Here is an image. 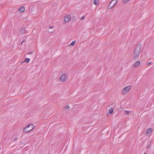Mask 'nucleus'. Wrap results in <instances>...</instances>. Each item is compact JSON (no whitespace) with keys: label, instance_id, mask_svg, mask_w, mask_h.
<instances>
[{"label":"nucleus","instance_id":"1","mask_svg":"<svg viewBox=\"0 0 154 154\" xmlns=\"http://www.w3.org/2000/svg\"><path fill=\"white\" fill-rule=\"evenodd\" d=\"M141 45L140 44L137 45L134 49L133 54V58L137 59L139 56V54L141 52Z\"/></svg>","mask_w":154,"mask_h":154},{"label":"nucleus","instance_id":"2","mask_svg":"<svg viewBox=\"0 0 154 154\" xmlns=\"http://www.w3.org/2000/svg\"><path fill=\"white\" fill-rule=\"evenodd\" d=\"M34 128V126L32 124H30L26 126L23 129V131L26 133L31 131Z\"/></svg>","mask_w":154,"mask_h":154},{"label":"nucleus","instance_id":"3","mask_svg":"<svg viewBox=\"0 0 154 154\" xmlns=\"http://www.w3.org/2000/svg\"><path fill=\"white\" fill-rule=\"evenodd\" d=\"M117 0H112L109 4L108 8H110V9H111L117 4Z\"/></svg>","mask_w":154,"mask_h":154},{"label":"nucleus","instance_id":"4","mask_svg":"<svg viewBox=\"0 0 154 154\" xmlns=\"http://www.w3.org/2000/svg\"><path fill=\"white\" fill-rule=\"evenodd\" d=\"M131 88V86H128L124 88L122 91V94H126L127 92L129 91Z\"/></svg>","mask_w":154,"mask_h":154},{"label":"nucleus","instance_id":"5","mask_svg":"<svg viewBox=\"0 0 154 154\" xmlns=\"http://www.w3.org/2000/svg\"><path fill=\"white\" fill-rule=\"evenodd\" d=\"M68 78V77L67 75L65 73L63 74L60 77V81L62 82H64Z\"/></svg>","mask_w":154,"mask_h":154},{"label":"nucleus","instance_id":"6","mask_svg":"<svg viewBox=\"0 0 154 154\" xmlns=\"http://www.w3.org/2000/svg\"><path fill=\"white\" fill-rule=\"evenodd\" d=\"M71 19V16L69 15H66L65 16L64 20L65 23L68 22Z\"/></svg>","mask_w":154,"mask_h":154},{"label":"nucleus","instance_id":"7","mask_svg":"<svg viewBox=\"0 0 154 154\" xmlns=\"http://www.w3.org/2000/svg\"><path fill=\"white\" fill-rule=\"evenodd\" d=\"M140 62L139 61H137V62H135L132 65L133 67H137V66H139V65L140 64Z\"/></svg>","mask_w":154,"mask_h":154},{"label":"nucleus","instance_id":"8","mask_svg":"<svg viewBox=\"0 0 154 154\" xmlns=\"http://www.w3.org/2000/svg\"><path fill=\"white\" fill-rule=\"evenodd\" d=\"M25 10V8L23 6L21 7L19 9V11L20 12H23Z\"/></svg>","mask_w":154,"mask_h":154},{"label":"nucleus","instance_id":"9","mask_svg":"<svg viewBox=\"0 0 154 154\" xmlns=\"http://www.w3.org/2000/svg\"><path fill=\"white\" fill-rule=\"evenodd\" d=\"M20 32L22 34H23L25 31V29L24 28H22L20 30Z\"/></svg>","mask_w":154,"mask_h":154},{"label":"nucleus","instance_id":"10","mask_svg":"<svg viewBox=\"0 0 154 154\" xmlns=\"http://www.w3.org/2000/svg\"><path fill=\"white\" fill-rule=\"evenodd\" d=\"M114 110V108L113 107L111 108L109 110V112L110 114H112L113 113Z\"/></svg>","mask_w":154,"mask_h":154},{"label":"nucleus","instance_id":"11","mask_svg":"<svg viewBox=\"0 0 154 154\" xmlns=\"http://www.w3.org/2000/svg\"><path fill=\"white\" fill-rule=\"evenodd\" d=\"M152 131V128H151L148 129L146 131V133L149 134L151 133Z\"/></svg>","mask_w":154,"mask_h":154},{"label":"nucleus","instance_id":"12","mask_svg":"<svg viewBox=\"0 0 154 154\" xmlns=\"http://www.w3.org/2000/svg\"><path fill=\"white\" fill-rule=\"evenodd\" d=\"M93 3L94 5H98L99 3V0H94Z\"/></svg>","mask_w":154,"mask_h":154},{"label":"nucleus","instance_id":"13","mask_svg":"<svg viewBox=\"0 0 154 154\" xmlns=\"http://www.w3.org/2000/svg\"><path fill=\"white\" fill-rule=\"evenodd\" d=\"M130 113V111H124V114L125 115H128Z\"/></svg>","mask_w":154,"mask_h":154},{"label":"nucleus","instance_id":"14","mask_svg":"<svg viewBox=\"0 0 154 154\" xmlns=\"http://www.w3.org/2000/svg\"><path fill=\"white\" fill-rule=\"evenodd\" d=\"M30 61V59L29 58H26L24 60V62H26L27 63H28Z\"/></svg>","mask_w":154,"mask_h":154},{"label":"nucleus","instance_id":"15","mask_svg":"<svg viewBox=\"0 0 154 154\" xmlns=\"http://www.w3.org/2000/svg\"><path fill=\"white\" fill-rule=\"evenodd\" d=\"M76 42V41H73L70 44L71 45H73Z\"/></svg>","mask_w":154,"mask_h":154},{"label":"nucleus","instance_id":"16","mask_svg":"<svg viewBox=\"0 0 154 154\" xmlns=\"http://www.w3.org/2000/svg\"><path fill=\"white\" fill-rule=\"evenodd\" d=\"M69 108H70V106L68 105H66L65 107V108H64V109H69Z\"/></svg>","mask_w":154,"mask_h":154},{"label":"nucleus","instance_id":"17","mask_svg":"<svg viewBox=\"0 0 154 154\" xmlns=\"http://www.w3.org/2000/svg\"><path fill=\"white\" fill-rule=\"evenodd\" d=\"M130 0H123V2L124 3H126L128 2Z\"/></svg>","mask_w":154,"mask_h":154},{"label":"nucleus","instance_id":"18","mask_svg":"<svg viewBox=\"0 0 154 154\" xmlns=\"http://www.w3.org/2000/svg\"><path fill=\"white\" fill-rule=\"evenodd\" d=\"M85 18V16H82V17L80 18V20H83V19H84Z\"/></svg>","mask_w":154,"mask_h":154},{"label":"nucleus","instance_id":"19","mask_svg":"<svg viewBox=\"0 0 154 154\" xmlns=\"http://www.w3.org/2000/svg\"><path fill=\"white\" fill-rule=\"evenodd\" d=\"M150 147H151V145H148L147 147V149H149L150 148Z\"/></svg>","mask_w":154,"mask_h":154},{"label":"nucleus","instance_id":"20","mask_svg":"<svg viewBox=\"0 0 154 154\" xmlns=\"http://www.w3.org/2000/svg\"><path fill=\"white\" fill-rule=\"evenodd\" d=\"M151 63V62H150L147 63V65H149Z\"/></svg>","mask_w":154,"mask_h":154},{"label":"nucleus","instance_id":"21","mask_svg":"<svg viewBox=\"0 0 154 154\" xmlns=\"http://www.w3.org/2000/svg\"><path fill=\"white\" fill-rule=\"evenodd\" d=\"M17 139V137H15V138H14V141H16V140Z\"/></svg>","mask_w":154,"mask_h":154},{"label":"nucleus","instance_id":"22","mask_svg":"<svg viewBox=\"0 0 154 154\" xmlns=\"http://www.w3.org/2000/svg\"><path fill=\"white\" fill-rule=\"evenodd\" d=\"M32 54V52H30L28 54Z\"/></svg>","mask_w":154,"mask_h":154},{"label":"nucleus","instance_id":"23","mask_svg":"<svg viewBox=\"0 0 154 154\" xmlns=\"http://www.w3.org/2000/svg\"><path fill=\"white\" fill-rule=\"evenodd\" d=\"M49 28L51 29H52L53 28V27L52 26H50Z\"/></svg>","mask_w":154,"mask_h":154},{"label":"nucleus","instance_id":"24","mask_svg":"<svg viewBox=\"0 0 154 154\" xmlns=\"http://www.w3.org/2000/svg\"><path fill=\"white\" fill-rule=\"evenodd\" d=\"M25 41H26L25 40H24L22 41V42L23 43V42H25Z\"/></svg>","mask_w":154,"mask_h":154},{"label":"nucleus","instance_id":"25","mask_svg":"<svg viewBox=\"0 0 154 154\" xmlns=\"http://www.w3.org/2000/svg\"><path fill=\"white\" fill-rule=\"evenodd\" d=\"M23 42H22L21 43V45H23Z\"/></svg>","mask_w":154,"mask_h":154},{"label":"nucleus","instance_id":"26","mask_svg":"<svg viewBox=\"0 0 154 154\" xmlns=\"http://www.w3.org/2000/svg\"><path fill=\"white\" fill-rule=\"evenodd\" d=\"M149 143H152V140H150V141H149Z\"/></svg>","mask_w":154,"mask_h":154},{"label":"nucleus","instance_id":"27","mask_svg":"<svg viewBox=\"0 0 154 154\" xmlns=\"http://www.w3.org/2000/svg\"><path fill=\"white\" fill-rule=\"evenodd\" d=\"M144 154H146V153H145Z\"/></svg>","mask_w":154,"mask_h":154}]
</instances>
